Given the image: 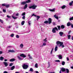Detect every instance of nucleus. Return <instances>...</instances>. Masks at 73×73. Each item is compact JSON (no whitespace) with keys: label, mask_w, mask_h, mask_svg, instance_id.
<instances>
[{"label":"nucleus","mask_w":73,"mask_h":73,"mask_svg":"<svg viewBox=\"0 0 73 73\" xmlns=\"http://www.w3.org/2000/svg\"><path fill=\"white\" fill-rule=\"evenodd\" d=\"M25 23V21H22L21 23V24L22 25H24V24Z\"/></svg>","instance_id":"obj_36"},{"label":"nucleus","mask_w":73,"mask_h":73,"mask_svg":"<svg viewBox=\"0 0 73 73\" xmlns=\"http://www.w3.org/2000/svg\"><path fill=\"white\" fill-rule=\"evenodd\" d=\"M73 20V17L70 18V21Z\"/></svg>","instance_id":"obj_39"},{"label":"nucleus","mask_w":73,"mask_h":73,"mask_svg":"<svg viewBox=\"0 0 73 73\" xmlns=\"http://www.w3.org/2000/svg\"><path fill=\"white\" fill-rule=\"evenodd\" d=\"M36 17L37 18V20H38V19H40V16L37 15H36Z\"/></svg>","instance_id":"obj_33"},{"label":"nucleus","mask_w":73,"mask_h":73,"mask_svg":"<svg viewBox=\"0 0 73 73\" xmlns=\"http://www.w3.org/2000/svg\"><path fill=\"white\" fill-rule=\"evenodd\" d=\"M52 24L54 25H56V23H54V22H53Z\"/></svg>","instance_id":"obj_62"},{"label":"nucleus","mask_w":73,"mask_h":73,"mask_svg":"<svg viewBox=\"0 0 73 73\" xmlns=\"http://www.w3.org/2000/svg\"><path fill=\"white\" fill-rule=\"evenodd\" d=\"M3 53V52L1 51H0V54H1Z\"/></svg>","instance_id":"obj_63"},{"label":"nucleus","mask_w":73,"mask_h":73,"mask_svg":"<svg viewBox=\"0 0 73 73\" xmlns=\"http://www.w3.org/2000/svg\"><path fill=\"white\" fill-rule=\"evenodd\" d=\"M12 18H13V19H14V20H15V19H17V17H15L14 16V15H12Z\"/></svg>","instance_id":"obj_24"},{"label":"nucleus","mask_w":73,"mask_h":73,"mask_svg":"<svg viewBox=\"0 0 73 73\" xmlns=\"http://www.w3.org/2000/svg\"><path fill=\"white\" fill-rule=\"evenodd\" d=\"M32 9H36V8L37 7V6L34 5L32 6Z\"/></svg>","instance_id":"obj_6"},{"label":"nucleus","mask_w":73,"mask_h":73,"mask_svg":"<svg viewBox=\"0 0 73 73\" xmlns=\"http://www.w3.org/2000/svg\"><path fill=\"white\" fill-rule=\"evenodd\" d=\"M5 7L6 8H8V7H9V5H6V4Z\"/></svg>","instance_id":"obj_45"},{"label":"nucleus","mask_w":73,"mask_h":73,"mask_svg":"<svg viewBox=\"0 0 73 73\" xmlns=\"http://www.w3.org/2000/svg\"><path fill=\"white\" fill-rule=\"evenodd\" d=\"M15 60V58H13L11 60H10V62H13V61H14Z\"/></svg>","instance_id":"obj_29"},{"label":"nucleus","mask_w":73,"mask_h":73,"mask_svg":"<svg viewBox=\"0 0 73 73\" xmlns=\"http://www.w3.org/2000/svg\"><path fill=\"white\" fill-rule=\"evenodd\" d=\"M29 25H31V21H30L29 22Z\"/></svg>","instance_id":"obj_53"},{"label":"nucleus","mask_w":73,"mask_h":73,"mask_svg":"<svg viewBox=\"0 0 73 73\" xmlns=\"http://www.w3.org/2000/svg\"><path fill=\"white\" fill-rule=\"evenodd\" d=\"M63 32H60L59 33V35H60V36H62V35H63Z\"/></svg>","instance_id":"obj_28"},{"label":"nucleus","mask_w":73,"mask_h":73,"mask_svg":"<svg viewBox=\"0 0 73 73\" xmlns=\"http://www.w3.org/2000/svg\"><path fill=\"white\" fill-rule=\"evenodd\" d=\"M8 52H9L13 53V52H15V51H14L13 50H8Z\"/></svg>","instance_id":"obj_18"},{"label":"nucleus","mask_w":73,"mask_h":73,"mask_svg":"<svg viewBox=\"0 0 73 73\" xmlns=\"http://www.w3.org/2000/svg\"><path fill=\"white\" fill-rule=\"evenodd\" d=\"M25 13L24 12L22 14V16H25Z\"/></svg>","instance_id":"obj_47"},{"label":"nucleus","mask_w":73,"mask_h":73,"mask_svg":"<svg viewBox=\"0 0 73 73\" xmlns=\"http://www.w3.org/2000/svg\"><path fill=\"white\" fill-rule=\"evenodd\" d=\"M61 27L62 29H64L65 28V26L64 25H62L61 26Z\"/></svg>","instance_id":"obj_34"},{"label":"nucleus","mask_w":73,"mask_h":73,"mask_svg":"<svg viewBox=\"0 0 73 73\" xmlns=\"http://www.w3.org/2000/svg\"><path fill=\"white\" fill-rule=\"evenodd\" d=\"M57 27H58V30H60V26H58Z\"/></svg>","instance_id":"obj_49"},{"label":"nucleus","mask_w":73,"mask_h":73,"mask_svg":"<svg viewBox=\"0 0 73 73\" xmlns=\"http://www.w3.org/2000/svg\"><path fill=\"white\" fill-rule=\"evenodd\" d=\"M71 27H72V28H73V24L71 23Z\"/></svg>","instance_id":"obj_58"},{"label":"nucleus","mask_w":73,"mask_h":73,"mask_svg":"<svg viewBox=\"0 0 73 73\" xmlns=\"http://www.w3.org/2000/svg\"><path fill=\"white\" fill-rule=\"evenodd\" d=\"M68 39H70V35H68Z\"/></svg>","instance_id":"obj_55"},{"label":"nucleus","mask_w":73,"mask_h":73,"mask_svg":"<svg viewBox=\"0 0 73 73\" xmlns=\"http://www.w3.org/2000/svg\"><path fill=\"white\" fill-rule=\"evenodd\" d=\"M35 67H36V68H38V64H37V63H36L35 64Z\"/></svg>","instance_id":"obj_43"},{"label":"nucleus","mask_w":73,"mask_h":73,"mask_svg":"<svg viewBox=\"0 0 73 73\" xmlns=\"http://www.w3.org/2000/svg\"><path fill=\"white\" fill-rule=\"evenodd\" d=\"M53 50H54V48H52L51 50V52H50V54H53Z\"/></svg>","instance_id":"obj_31"},{"label":"nucleus","mask_w":73,"mask_h":73,"mask_svg":"<svg viewBox=\"0 0 73 73\" xmlns=\"http://www.w3.org/2000/svg\"><path fill=\"white\" fill-rule=\"evenodd\" d=\"M0 22L3 24V21L0 19Z\"/></svg>","instance_id":"obj_48"},{"label":"nucleus","mask_w":73,"mask_h":73,"mask_svg":"<svg viewBox=\"0 0 73 73\" xmlns=\"http://www.w3.org/2000/svg\"><path fill=\"white\" fill-rule=\"evenodd\" d=\"M73 1H72L70 3L69 5L70 6H72V5H73Z\"/></svg>","instance_id":"obj_35"},{"label":"nucleus","mask_w":73,"mask_h":73,"mask_svg":"<svg viewBox=\"0 0 73 73\" xmlns=\"http://www.w3.org/2000/svg\"><path fill=\"white\" fill-rule=\"evenodd\" d=\"M48 23L49 24H51L52 23V19L50 18H49L48 19Z\"/></svg>","instance_id":"obj_7"},{"label":"nucleus","mask_w":73,"mask_h":73,"mask_svg":"<svg viewBox=\"0 0 73 73\" xmlns=\"http://www.w3.org/2000/svg\"><path fill=\"white\" fill-rule=\"evenodd\" d=\"M4 57H3V56H1L0 57V60L1 61H3L4 60Z\"/></svg>","instance_id":"obj_23"},{"label":"nucleus","mask_w":73,"mask_h":73,"mask_svg":"<svg viewBox=\"0 0 73 73\" xmlns=\"http://www.w3.org/2000/svg\"><path fill=\"white\" fill-rule=\"evenodd\" d=\"M19 46L21 48H23V47H24V45L23 44H20Z\"/></svg>","instance_id":"obj_16"},{"label":"nucleus","mask_w":73,"mask_h":73,"mask_svg":"<svg viewBox=\"0 0 73 73\" xmlns=\"http://www.w3.org/2000/svg\"><path fill=\"white\" fill-rule=\"evenodd\" d=\"M66 58L67 59V61H69V58L67 57Z\"/></svg>","instance_id":"obj_57"},{"label":"nucleus","mask_w":73,"mask_h":73,"mask_svg":"<svg viewBox=\"0 0 73 73\" xmlns=\"http://www.w3.org/2000/svg\"><path fill=\"white\" fill-rule=\"evenodd\" d=\"M22 66L24 69H28V68L29 67V66L27 65V63L23 64Z\"/></svg>","instance_id":"obj_1"},{"label":"nucleus","mask_w":73,"mask_h":73,"mask_svg":"<svg viewBox=\"0 0 73 73\" xmlns=\"http://www.w3.org/2000/svg\"><path fill=\"white\" fill-rule=\"evenodd\" d=\"M65 71L66 73H69V70L68 69L66 68V69Z\"/></svg>","instance_id":"obj_17"},{"label":"nucleus","mask_w":73,"mask_h":73,"mask_svg":"<svg viewBox=\"0 0 73 73\" xmlns=\"http://www.w3.org/2000/svg\"><path fill=\"white\" fill-rule=\"evenodd\" d=\"M12 25L9 26L7 27V31H9V30L8 29H10L11 28H12Z\"/></svg>","instance_id":"obj_11"},{"label":"nucleus","mask_w":73,"mask_h":73,"mask_svg":"<svg viewBox=\"0 0 73 73\" xmlns=\"http://www.w3.org/2000/svg\"><path fill=\"white\" fill-rule=\"evenodd\" d=\"M65 70L66 69H65L64 68H61V71H62V72H65Z\"/></svg>","instance_id":"obj_14"},{"label":"nucleus","mask_w":73,"mask_h":73,"mask_svg":"<svg viewBox=\"0 0 73 73\" xmlns=\"http://www.w3.org/2000/svg\"><path fill=\"white\" fill-rule=\"evenodd\" d=\"M27 7H28V4H26L25 5V7H24L23 9H26V8H27Z\"/></svg>","instance_id":"obj_15"},{"label":"nucleus","mask_w":73,"mask_h":73,"mask_svg":"<svg viewBox=\"0 0 73 73\" xmlns=\"http://www.w3.org/2000/svg\"><path fill=\"white\" fill-rule=\"evenodd\" d=\"M65 7H66V6L63 5L61 7V8H62V9H65Z\"/></svg>","instance_id":"obj_19"},{"label":"nucleus","mask_w":73,"mask_h":73,"mask_svg":"<svg viewBox=\"0 0 73 73\" xmlns=\"http://www.w3.org/2000/svg\"><path fill=\"white\" fill-rule=\"evenodd\" d=\"M59 47H60L61 46V47H62V48H64V45H63V42H62V43H61V44L59 45Z\"/></svg>","instance_id":"obj_8"},{"label":"nucleus","mask_w":73,"mask_h":73,"mask_svg":"<svg viewBox=\"0 0 73 73\" xmlns=\"http://www.w3.org/2000/svg\"><path fill=\"white\" fill-rule=\"evenodd\" d=\"M7 18H11V16H9L8 15H7Z\"/></svg>","instance_id":"obj_51"},{"label":"nucleus","mask_w":73,"mask_h":73,"mask_svg":"<svg viewBox=\"0 0 73 73\" xmlns=\"http://www.w3.org/2000/svg\"><path fill=\"white\" fill-rule=\"evenodd\" d=\"M13 65V63H11L9 65V66H12Z\"/></svg>","instance_id":"obj_42"},{"label":"nucleus","mask_w":73,"mask_h":73,"mask_svg":"<svg viewBox=\"0 0 73 73\" xmlns=\"http://www.w3.org/2000/svg\"><path fill=\"white\" fill-rule=\"evenodd\" d=\"M43 41L44 42H46L47 41V40H46V38L43 40Z\"/></svg>","instance_id":"obj_40"},{"label":"nucleus","mask_w":73,"mask_h":73,"mask_svg":"<svg viewBox=\"0 0 73 73\" xmlns=\"http://www.w3.org/2000/svg\"><path fill=\"white\" fill-rule=\"evenodd\" d=\"M28 56L29 57V58H30V59H32V57L31 56V54H28Z\"/></svg>","instance_id":"obj_21"},{"label":"nucleus","mask_w":73,"mask_h":73,"mask_svg":"<svg viewBox=\"0 0 73 73\" xmlns=\"http://www.w3.org/2000/svg\"><path fill=\"white\" fill-rule=\"evenodd\" d=\"M56 30L58 31V29H57V28L56 27H55L53 28V29L52 30V32L53 33H56Z\"/></svg>","instance_id":"obj_2"},{"label":"nucleus","mask_w":73,"mask_h":73,"mask_svg":"<svg viewBox=\"0 0 73 73\" xmlns=\"http://www.w3.org/2000/svg\"><path fill=\"white\" fill-rule=\"evenodd\" d=\"M3 73H8V72H7V71H4L3 72Z\"/></svg>","instance_id":"obj_64"},{"label":"nucleus","mask_w":73,"mask_h":73,"mask_svg":"<svg viewBox=\"0 0 73 73\" xmlns=\"http://www.w3.org/2000/svg\"><path fill=\"white\" fill-rule=\"evenodd\" d=\"M57 56H58V58L60 59H62V55L61 54H59L58 55H57Z\"/></svg>","instance_id":"obj_4"},{"label":"nucleus","mask_w":73,"mask_h":73,"mask_svg":"<svg viewBox=\"0 0 73 73\" xmlns=\"http://www.w3.org/2000/svg\"><path fill=\"white\" fill-rule=\"evenodd\" d=\"M26 3V1L22 2L21 3V4H22V5H24V4H25Z\"/></svg>","instance_id":"obj_27"},{"label":"nucleus","mask_w":73,"mask_h":73,"mask_svg":"<svg viewBox=\"0 0 73 73\" xmlns=\"http://www.w3.org/2000/svg\"><path fill=\"white\" fill-rule=\"evenodd\" d=\"M62 42H61L59 41H57L56 42V45L59 46V45H61Z\"/></svg>","instance_id":"obj_3"},{"label":"nucleus","mask_w":73,"mask_h":73,"mask_svg":"<svg viewBox=\"0 0 73 73\" xmlns=\"http://www.w3.org/2000/svg\"><path fill=\"white\" fill-rule=\"evenodd\" d=\"M15 66H12V67H11V70H13L15 69Z\"/></svg>","instance_id":"obj_22"},{"label":"nucleus","mask_w":73,"mask_h":73,"mask_svg":"<svg viewBox=\"0 0 73 73\" xmlns=\"http://www.w3.org/2000/svg\"><path fill=\"white\" fill-rule=\"evenodd\" d=\"M57 49H58V47H57V46L56 45L55 48L54 50L55 52H56L57 50Z\"/></svg>","instance_id":"obj_20"},{"label":"nucleus","mask_w":73,"mask_h":73,"mask_svg":"<svg viewBox=\"0 0 73 73\" xmlns=\"http://www.w3.org/2000/svg\"><path fill=\"white\" fill-rule=\"evenodd\" d=\"M3 63L4 64L5 66H8V63L5 62H3Z\"/></svg>","instance_id":"obj_9"},{"label":"nucleus","mask_w":73,"mask_h":73,"mask_svg":"<svg viewBox=\"0 0 73 73\" xmlns=\"http://www.w3.org/2000/svg\"><path fill=\"white\" fill-rule=\"evenodd\" d=\"M30 71H31V72L33 71V69L32 68H31L30 70Z\"/></svg>","instance_id":"obj_54"},{"label":"nucleus","mask_w":73,"mask_h":73,"mask_svg":"<svg viewBox=\"0 0 73 73\" xmlns=\"http://www.w3.org/2000/svg\"><path fill=\"white\" fill-rule=\"evenodd\" d=\"M54 17H55V19H57V20H58V17L57 16V15H55L54 16Z\"/></svg>","instance_id":"obj_13"},{"label":"nucleus","mask_w":73,"mask_h":73,"mask_svg":"<svg viewBox=\"0 0 73 73\" xmlns=\"http://www.w3.org/2000/svg\"><path fill=\"white\" fill-rule=\"evenodd\" d=\"M18 58L19 60H20V61H21V60H23V59L20 58V56H18Z\"/></svg>","instance_id":"obj_26"},{"label":"nucleus","mask_w":73,"mask_h":73,"mask_svg":"<svg viewBox=\"0 0 73 73\" xmlns=\"http://www.w3.org/2000/svg\"><path fill=\"white\" fill-rule=\"evenodd\" d=\"M36 15H35L34 14H33V15H32V16H35V17H36Z\"/></svg>","instance_id":"obj_56"},{"label":"nucleus","mask_w":73,"mask_h":73,"mask_svg":"<svg viewBox=\"0 0 73 73\" xmlns=\"http://www.w3.org/2000/svg\"><path fill=\"white\" fill-rule=\"evenodd\" d=\"M71 24H72V23H70V22H68L67 24V26H68V27H69V26L71 25Z\"/></svg>","instance_id":"obj_25"},{"label":"nucleus","mask_w":73,"mask_h":73,"mask_svg":"<svg viewBox=\"0 0 73 73\" xmlns=\"http://www.w3.org/2000/svg\"><path fill=\"white\" fill-rule=\"evenodd\" d=\"M12 48V46H8L7 47V48Z\"/></svg>","instance_id":"obj_60"},{"label":"nucleus","mask_w":73,"mask_h":73,"mask_svg":"<svg viewBox=\"0 0 73 73\" xmlns=\"http://www.w3.org/2000/svg\"><path fill=\"white\" fill-rule=\"evenodd\" d=\"M62 65H65V62L64 61H62Z\"/></svg>","instance_id":"obj_38"},{"label":"nucleus","mask_w":73,"mask_h":73,"mask_svg":"<svg viewBox=\"0 0 73 73\" xmlns=\"http://www.w3.org/2000/svg\"><path fill=\"white\" fill-rule=\"evenodd\" d=\"M31 0H27L26 1V3H31Z\"/></svg>","instance_id":"obj_32"},{"label":"nucleus","mask_w":73,"mask_h":73,"mask_svg":"<svg viewBox=\"0 0 73 73\" xmlns=\"http://www.w3.org/2000/svg\"><path fill=\"white\" fill-rule=\"evenodd\" d=\"M20 56H21V57H22L23 58H25V57H26V55H25L24 54H21L20 55Z\"/></svg>","instance_id":"obj_5"},{"label":"nucleus","mask_w":73,"mask_h":73,"mask_svg":"<svg viewBox=\"0 0 73 73\" xmlns=\"http://www.w3.org/2000/svg\"><path fill=\"white\" fill-rule=\"evenodd\" d=\"M55 62H60V61L59 60H55Z\"/></svg>","instance_id":"obj_50"},{"label":"nucleus","mask_w":73,"mask_h":73,"mask_svg":"<svg viewBox=\"0 0 73 73\" xmlns=\"http://www.w3.org/2000/svg\"><path fill=\"white\" fill-rule=\"evenodd\" d=\"M3 11L4 13H5L6 12V10L5 9H3Z\"/></svg>","instance_id":"obj_44"},{"label":"nucleus","mask_w":73,"mask_h":73,"mask_svg":"<svg viewBox=\"0 0 73 73\" xmlns=\"http://www.w3.org/2000/svg\"><path fill=\"white\" fill-rule=\"evenodd\" d=\"M55 10H56L55 8H54L53 9H49V11H51V12H55Z\"/></svg>","instance_id":"obj_12"},{"label":"nucleus","mask_w":73,"mask_h":73,"mask_svg":"<svg viewBox=\"0 0 73 73\" xmlns=\"http://www.w3.org/2000/svg\"><path fill=\"white\" fill-rule=\"evenodd\" d=\"M19 13H17L16 14V16H19Z\"/></svg>","instance_id":"obj_61"},{"label":"nucleus","mask_w":73,"mask_h":73,"mask_svg":"<svg viewBox=\"0 0 73 73\" xmlns=\"http://www.w3.org/2000/svg\"><path fill=\"white\" fill-rule=\"evenodd\" d=\"M44 23L45 24H48V21H45L44 22Z\"/></svg>","instance_id":"obj_46"},{"label":"nucleus","mask_w":73,"mask_h":73,"mask_svg":"<svg viewBox=\"0 0 73 73\" xmlns=\"http://www.w3.org/2000/svg\"><path fill=\"white\" fill-rule=\"evenodd\" d=\"M46 45V44L45 42H44L43 45L40 46V47H43V46H45Z\"/></svg>","instance_id":"obj_10"},{"label":"nucleus","mask_w":73,"mask_h":73,"mask_svg":"<svg viewBox=\"0 0 73 73\" xmlns=\"http://www.w3.org/2000/svg\"><path fill=\"white\" fill-rule=\"evenodd\" d=\"M50 63L49 62H48V65L47 66V68H50Z\"/></svg>","instance_id":"obj_30"},{"label":"nucleus","mask_w":73,"mask_h":73,"mask_svg":"<svg viewBox=\"0 0 73 73\" xmlns=\"http://www.w3.org/2000/svg\"><path fill=\"white\" fill-rule=\"evenodd\" d=\"M25 16H23L22 17V19H23V20H25Z\"/></svg>","instance_id":"obj_59"},{"label":"nucleus","mask_w":73,"mask_h":73,"mask_svg":"<svg viewBox=\"0 0 73 73\" xmlns=\"http://www.w3.org/2000/svg\"><path fill=\"white\" fill-rule=\"evenodd\" d=\"M10 36L11 37H13L14 36V34L12 33L10 35Z\"/></svg>","instance_id":"obj_37"},{"label":"nucleus","mask_w":73,"mask_h":73,"mask_svg":"<svg viewBox=\"0 0 73 73\" xmlns=\"http://www.w3.org/2000/svg\"><path fill=\"white\" fill-rule=\"evenodd\" d=\"M6 5V4L5 3L3 4L2 5V7H4V6H5Z\"/></svg>","instance_id":"obj_52"},{"label":"nucleus","mask_w":73,"mask_h":73,"mask_svg":"<svg viewBox=\"0 0 73 73\" xmlns=\"http://www.w3.org/2000/svg\"><path fill=\"white\" fill-rule=\"evenodd\" d=\"M16 37L17 38H19L20 37V36L18 35H16Z\"/></svg>","instance_id":"obj_41"}]
</instances>
